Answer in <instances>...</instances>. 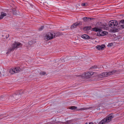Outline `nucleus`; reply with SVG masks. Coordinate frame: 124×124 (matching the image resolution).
Masks as SVG:
<instances>
[{
    "label": "nucleus",
    "instance_id": "f257e3e1",
    "mask_svg": "<svg viewBox=\"0 0 124 124\" xmlns=\"http://www.w3.org/2000/svg\"><path fill=\"white\" fill-rule=\"evenodd\" d=\"M109 25L112 28H115L116 27L120 26L122 28H124V20H121L119 23L116 20H112L109 22Z\"/></svg>",
    "mask_w": 124,
    "mask_h": 124
},
{
    "label": "nucleus",
    "instance_id": "f03ea898",
    "mask_svg": "<svg viewBox=\"0 0 124 124\" xmlns=\"http://www.w3.org/2000/svg\"><path fill=\"white\" fill-rule=\"evenodd\" d=\"M22 46V44L21 43L15 42V43L12 45V47L8 49L7 54H9L11 51H13L14 50L16 49L17 48L21 47Z\"/></svg>",
    "mask_w": 124,
    "mask_h": 124
},
{
    "label": "nucleus",
    "instance_id": "7ed1b4c3",
    "mask_svg": "<svg viewBox=\"0 0 124 124\" xmlns=\"http://www.w3.org/2000/svg\"><path fill=\"white\" fill-rule=\"evenodd\" d=\"M114 117V115L112 114H110L105 118H104L98 124H104L105 122H110L111 119Z\"/></svg>",
    "mask_w": 124,
    "mask_h": 124
},
{
    "label": "nucleus",
    "instance_id": "20e7f679",
    "mask_svg": "<svg viewBox=\"0 0 124 124\" xmlns=\"http://www.w3.org/2000/svg\"><path fill=\"white\" fill-rule=\"evenodd\" d=\"M117 71L114 70L108 72H103L101 74L99 75V76L101 78H103L104 77H108L111 75H112L114 73L116 72Z\"/></svg>",
    "mask_w": 124,
    "mask_h": 124
},
{
    "label": "nucleus",
    "instance_id": "39448f33",
    "mask_svg": "<svg viewBox=\"0 0 124 124\" xmlns=\"http://www.w3.org/2000/svg\"><path fill=\"white\" fill-rule=\"evenodd\" d=\"M20 70V68L19 67L12 68L9 70V72L11 74H13L19 72Z\"/></svg>",
    "mask_w": 124,
    "mask_h": 124
},
{
    "label": "nucleus",
    "instance_id": "423d86ee",
    "mask_svg": "<svg viewBox=\"0 0 124 124\" xmlns=\"http://www.w3.org/2000/svg\"><path fill=\"white\" fill-rule=\"evenodd\" d=\"M54 35L53 32H49L47 33L46 36V38L47 40H51L53 39Z\"/></svg>",
    "mask_w": 124,
    "mask_h": 124
},
{
    "label": "nucleus",
    "instance_id": "0eeeda50",
    "mask_svg": "<svg viewBox=\"0 0 124 124\" xmlns=\"http://www.w3.org/2000/svg\"><path fill=\"white\" fill-rule=\"evenodd\" d=\"M93 72L92 71L86 72L85 73V77L87 78H89L90 76L93 75Z\"/></svg>",
    "mask_w": 124,
    "mask_h": 124
},
{
    "label": "nucleus",
    "instance_id": "6e6552de",
    "mask_svg": "<svg viewBox=\"0 0 124 124\" xmlns=\"http://www.w3.org/2000/svg\"><path fill=\"white\" fill-rule=\"evenodd\" d=\"M21 95L20 94V93H19H19L17 94H15L13 95V97H12V98L13 97L14 98V99H12V100H17L19 99H20L21 97Z\"/></svg>",
    "mask_w": 124,
    "mask_h": 124
},
{
    "label": "nucleus",
    "instance_id": "1a4fd4ad",
    "mask_svg": "<svg viewBox=\"0 0 124 124\" xmlns=\"http://www.w3.org/2000/svg\"><path fill=\"white\" fill-rule=\"evenodd\" d=\"M107 33L108 32L106 31H102L101 30L99 32L97 33V35L98 36H102L106 35V33Z\"/></svg>",
    "mask_w": 124,
    "mask_h": 124
},
{
    "label": "nucleus",
    "instance_id": "9d476101",
    "mask_svg": "<svg viewBox=\"0 0 124 124\" xmlns=\"http://www.w3.org/2000/svg\"><path fill=\"white\" fill-rule=\"evenodd\" d=\"M93 19V18L86 17H84L83 18V20L85 22H89Z\"/></svg>",
    "mask_w": 124,
    "mask_h": 124
},
{
    "label": "nucleus",
    "instance_id": "9b49d317",
    "mask_svg": "<svg viewBox=\"0 0 124 124\" xmlns=\"http://www.w3.org/2000/svg\"><path fill=\"white\" fill-rule=\"evenodd\" d=\"M105 46L104 45H102L101 46H96V48L99 50H102L104 49V48Z\"/></svg>",
    "mask_w": 124,
    "mask_h": 124
},
{
    "label": "nucleus",
    "instance_id": "f8f14e48",
    "mask_svg": "<svg viewBox=\"0 0 124 124\" xmlns=\"http://www.w3.org/2000/svg\"><path fill=\"white\" fill-rule=\"evenodd\" d=\"M54 35V37L55 38L60 36L62 35V34L60 32H57L55 33H54L53 32Z\"/></svg>",
    "mask_w": 124,
    "mask_h": 124
},
{
    "label": "nucleus",
    "instance_id": "ddd939ff",
    "mask_svg": "<svg viewBox=\"0 0 124 124\" xmlns=\"http://www.w3.org/2000/svg\"><path fill=\"white\" fill-rule=\"evenodd\" d=\"M101 30V29L100 28H98L97 27H95L94 28L92 29V31L95 32L98 31V32H99Z\"/></svg>",
    "mask_w": 124,
    "mask_h": 124
},
{
    "label": "nucleus",
    "instance_id": "4468645a",
    "mask_svg": "<svg viewBox=\"0 0 124 124\" xmlns=\"http://www.w3.org/2000/svg\"><path fill=\"white\" fill-rule=\"evenodd\" d=\"M78 26L77 23H73L71 26L70 28L71 29H74V28H76Z\"/></svg>",
    "mask_w": 124,
    "mask_h": 124
},
{
    "label": "nucleus",
    "instance_id": "2eb2a0df",
    "mask_svg": "<svg viewBox=\"0 0 124 124\" xmlns=\"http://www.w3.org/2000/svg\"><path fill=\"white\" fill-rule=\"evenodd\" d=\"M81 37L82 38L86 39H89L90 38V37L86 34L82 35Z\"/></svg>",
    "mask_w": 124,
    "mask_h": 124
},
{
    "label": "nucleus",
    "instance_id": "dca6fc26",
    "mask_svg": "<svg viewBox=\"0 0 124 124\" xmlns=\"http://www.w3.org/2000/svg\"><path fill=\"white\" fill-rule=\"evenodd\" d=\"M1 14L0 16V20L2 19L4 16H6V14L3 12H1Z\"/></svg>",
    "mask_w": 124,
    "mask_h": 124
},
{
    "label": "nucleus",
    "instance_id": "f3484780",
    "mask_svg": "<svg viewBox=\"0 0 124 124\" xmlns=\"http://www.w3.org/2000/svg\"><path fill=\"white\" fill-rule=\"evenodd\" d=\"M35 43V42L34 41L31 40L28 43L29 45L31 46L34 44Z\"/></svg>",
    "mask_w": 124,
    "mask_h": 124
},
{
    "label": "nucleus",
    "instance_id": "a211bd4d",
    "mask_svg": "<svg viewBox=\"0 0 124 124\" xmlns=\"http://www.w3.org/2000/svg\"><path fill=\"white\" fill-rule=\"evenodd\" d=\"M11 11L13 13V14L15 15H16L17 14L16 13V11L15 9H11Z\"/></svg>",
    "mask_w": 124,
    "mask_h": 124
},
{
    "label": "nucleus",
    "instance_id": "6ab92c4d",
    "mask_svg": "<svg viewBox=\"0 0 124 124\" xmlns=\"http://www.w3.org/2000/svg\"><path fill=\"white\" fill-rule=\"evenodd\" d=\"M99 28H100L101 29V30H102V29L105 30L106 29V26L105 25H102Z\"/></svg>",
    "mask_w": 124,
    "mask_h": 124
},
{
    "label": "nucleus",
    "instance_id": "aec40b11",
    "mask_svg": "<svg viewBox=\"0 0 124 124\" xmlns=\"http://www.w3.org/2000/svg\"><path fill=\"white\" fill-rule=\"evenodd\" d=\"M77 108V107L73 106L71 107L70 108V109L72 110H75Z\"/></svg>",
    "mask_w": 124,
    "mask_h": 124
},
{
    "label": "nucleus",
    "instance_id": "412c9836",
    "mask_svg": "<svg viewBox=\"0 0 124 124\" xmlns=\"http://www.w3.org/2000/svg\"><path fill=\"white\" fill-rule=\"evenodd\" d=\"M78 26L80 25H82V22L80 21H78L76 22Z\"/></svg>",
    "mask_w": 124,
    "mask_h": 124
},
{
    "label": "nucleus",
    "instance_id": "4be33fe9",
    "mask_svg": "<svg viewBox=\"0 0 124 124\" xmlns=\"http://www.w3.org/2000/svg\"><path fill=\"white\" fill-rule=\"evenodd\" d=\"M72 122V121L71 120L68 121L66 122L65 124H71Z\"/></svg>",
    "mask_w": 124,
    "mask_h": 124
},
{
    "label": "nucleus",
    "instance_id": "5701e85b",
    "mask_svg": "<svg viewBox=\"0 0 124 124\" xmlns=\"http://www.w3.org/2000/svg\"><path fill=\"white\" fill-rule=\"evenodd\" d=\"M87 5V3H84L81 4L82 6L83 7L86 6Z\"/></svg>",
    "mask_w": 124,
    "mask_h": 124
},
{
    "label": "nucleus",
    "instance_id": "b1692460",
    "mask_svg": "<svg viewBox=\"0 0 124 124\" xmlns=\"http://www.w3.org/2000/svg\"><path fill=\"white\" fill-rule=\"evenodd\" d=\"M97 68V66L95 65L93 66L92 67H91L90 68V69H94Z\"/></svg>",
    "mask_w": 124,
    "mask_h": 124
},
{
    "label": "nucleus",
    "instance_id": "393cba45",
    "mask_svg": "<svg viewBox=\"0 0 124 124\" xmlns=\"http://www.w3.org/2000/svg\"><path fill=\"white\" fill-rule=\"evenodd\" d=\"M44 28V26H41V27L39 28V31H41Z\"/></svg>",
    "mask_w": 124,
    "mask_h": 124
},
{
    "label": "nucleus",
    "instance_id": "a878e982",
    "mask_svg": "<svg viewBox=\"0 0 124 124\" xmlns=\"http://www.w3.org/2000/svg\"><path fill=\"white\" fill-rule=\"evenodd\" d=\"M57 124H64V123L63 122H62L61 121H58L56 122Z\"/></svg>",
    "mask_w": 124,
    "mask_h": 124
},
{
    "label": "nucleus",
    "instance_id": "bb28decb",
    "mask_svg": "<svg viewBox=\"0 0 124 124\" xmlns=\"http://www.w3.org/2000/svg\"><path fill=\"white\" fill-rule=\"evenodd\" d=\"M83 30L85 31H87V26L83 28Z\"/></svg>",
    "mask_w": 124,
    "mask_h": 124
},
{
    "label": "nucleus",
    "instance_id": "cd10ccee",
    "mask_svg": "<svg viewBox=\"0 0 124 124\" xmlns=\"http://www.w3.org/2000/svg\"><path fill=\"white\" fill-rule=\"evenodd\" d=\"M87 108H80V109H77V110H84L85 109H87Z\"/></svg>",
    "mask_w": 124,
    "mask_h": 124
},
{
    "label": "nucleus",
    "instance_id": "c85d7f7f",
    "mask_svg": "<svg viewBox=\"0 0 124 124\" xmlns=\"http://www.w3.org/2000/svg\"><path fill=\"white\" fill-rule=\"evenodd\" d=\"M87 31H89L92 28V27L91 26H87Z\"/></svg>",
    "mask_w": 124,
    "mask_h": 124
},
{
    "label": "nucleus",
    "instance_id": "c756f323",
    "mask_svg": "<svg viewBox=\"0 0 124 124\" xmlns=\"http://www.w3.org/2000/svg\"><path fill=\"white\" fill-rule=\"evenodd\" d=\"M56 121V119H54V120L53 121H52L50 123L48 122V123H48V124H49V123H50L51 124H52V123H53V121L54 122V121Z\"/></svg>",
    "mask_w": 124,
    "mask_h": 124
},
{
    "label": "nucleus",
    "instance_id": "7c9ffc66",
    "mask_svg": "<svg viewBox=\"0 0 124 124\" xmlns=\"http://www.w3.org/2000/svg\"><path fill=\"white\" fill-rule=\"evenodd\" d=\"M41 72L42 73V75H45L46 74V72H42V71H41Z\"/></svg>",
    "mask_w": 124,
    "mask_h": 124
},
{
    "label": "nucleus",
    "instance_id": "2f4dec72",
    "mask_svg": "<svg viewBox=\"0 0 124 124\" xmlns=\"http://www.w3.org/2000/svg\"><path fill=\"white\" fill-rule=\"evenodd\" d=\"M113 45V44L112 43H110V44L108 45V46H112Z\"/></svg>",
    "mask_w": 124,
    "mask_h": 124
},
{
    "label": "nucleus",
    "instance_id": "473e14b6",
    "mask_svg": "<svg viewBox=\"0 0 124 124\" xmlns=\"http://www.w3.org/2000/svg\"><path fill=\"white\" fill-rule=\"evenodd\" d=\"M89 124H93L92 122H90L89 123Z\"/></svg>",
    "mask_w": 124,
    "mask_h": 124
},
{
    "label": "nucleus",
    "instance_id": "72a5a7b5",
    "mask_svg": "<svg viewBox=\"0 0 124 124\" xmlns=\"http://www.w3.org/2000/svg\"><path fill=\"white\" fill-rule=\"evenodd\" d=\"M3 115L2 114H1L0 115V116H2Z\"/></svg>",
    "mask_w": 124,
    "mask_h": 124
},
{
    "label": "nucleus",
    "instance_id": "f704fd0d",
    "mask_svg": "<svg viewBox=\"0 0 124 124\" xmlns=\"http://www.w3.org/2000/svg\"><path fill=\"white\" fill-rule=\"evenodd\" d=\"M39 73L40 74H42V73L41 72H40Z\"/></svg>",
    "mask_w": 124,
    "mask_h": 124
},
{
    "label": "nucleus",
    "instance_id": "c9c22d12",
    "mask_svg": "<svg viewBox=\"0 0 124 124\" xmlns=\"http://www.w3.org/2000/svg\"><path fill=\"white\" fill-rule=\"evenodd\" d=\"M5 116H3V118H4V117H5Z\"/></svg>",
    "mask_w": 124,
    "mask_h": 124
},
{
    "label": "nucleus",
    "instance_id": "e433bc0d",
    "mask_svg": "<svg viewBox=\"0 0 124 124\" xmlns=\"http://www.w3.org/2000/svg\"><path fill=\"white\" fill-rule=\"evenodd\" d=\"M23 93H24V92H23Z\"/></svg>",
    "mask_w": 124,
    "mask_h": 124
},
{
    "label": "nucleus",
    "instance_id": "4c0bfd02",
    "mask_svg": "<svg viewBox=\"0 0 124 124\" xmlns=\"http://www.w3.org/2000/svg\"><path fill=\"white\" fill-rule=\"evenodd\" d=\"M9 35H8V37H9Z\"/></svg>",
    "mask_w": 124,
    "mask_h": 124
},
{
    "label": "nucleus",
    "instance_id": "58836bf2",
    "mask_svg": "<svg viewBox=\"0 0 124 124\" xmlns=\"http://www.w3.org/2000/svg\"><path fill=\"white\" fill-rule=\"evenodd\" d=\"M0 73H1V72H0Z\"/></svg>",
    "mask_w": 124,
    "mask_h": 124
},
{
    "label": "nucleus",
    "instance_id": "ea45409f",
    "mask_svg": "<svg viewBox=\"0 0 124 124\" xmlns=\"http://www.w3.org/2000/svg\"><path fill=\"white\" fill-rule=\"evenodd\" d=\"M1 96H0V97H1Z\"/></svg>",
    "mask_w": 124,
    "mask_h": 124
}]
</instances>
